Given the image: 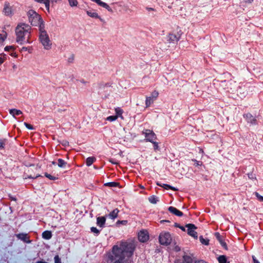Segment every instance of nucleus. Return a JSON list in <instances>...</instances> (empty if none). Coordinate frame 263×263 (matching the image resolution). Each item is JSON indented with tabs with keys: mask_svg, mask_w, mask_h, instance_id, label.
<instances>
[{
	"mask_svg": "<svg viewBox=\"0 0 263 263\" xmlns=\"http://www.w3.org/2000/svg\"><path fill=\"white\" fill-rule=\"evenodd\" d=\"M54 262L55 263H61V260L59 257L58 255H57L55 256L54 257Z\"/></svg>",
	"mask_w": 263,
	"mask_h": 263,
	"instance_id": "58836bf2",
	"label": "nucleus"
},
{
	"mask_svg": "<svg viewBox=\"0 0 263 263\" xmlns=\"http://www.w3.org/2000/svg\"><path fill=\"white\" fill-rule=\"evenodd\" d=\"M118 116H111L107 118V120L110 121H113L117 120Z\"/></svg>",
	"mask_w": 263,
	"mask_h": 263,
	"instance_id": "f704fd0d",
	"label": "nucleus"
},
{
	"mask_svg": "<svg viewBox=\"0 0 263 263\" xmlns=\"http://www.w3.org/2000/svg\"><path fill=\"white\" fill-rule=\"evenodd\" d=\"M185 227L187 228V233L191 236L197 239L198 237L197 233L195 231L197 227L193 224H187Z\"/></svg>",
	"mask_w": 263,
	"mask_h": 263,
	"instance_id": "6e6552de",
	"label": "nucleus"
},
{
	"mask_svg": "<svg viewBox=\"0 0 263 263\" xmlns=\"http://www.w3.org/2000/svg\"><path fill=\"white\" fill-rule=\"evenodd\" d=\"M252 258H253V263H260L259 262V261L256 259V258H255V257L254 256H252Z\"/></svg>",
	"mask_w": 263,
	"mask_h": 263,
	"instance_id": "de8ad7c7",
	"label": "nucleus"
},
{
	"mask_svg": "<svg viewBox=\"0 0 263 263\" xmlns=\"http://www.w3.org/2000/svg\"><path fill=\"white\" fill-rule=\"evenodd\" d=\"M17 237L26 242H29L28 240L27 235L25 234H19L17 235Z\"/></svg>",
	"mask_w": 263,
	"mask_h": 263,
	"instance_id": "aec40b11",
	"label": "nucleus"
},
{
	"mask_svg": "<svg viewBox=\"0 0 263 263\" xmlns=\"http://www.w3.org/2000/svg\"><path fill=\"white\" fill-rule=\"evenodd\" d=\"M219 242L220 243V244L223 247H224L225 248H226V247H227V245H226V243L223 242L222 240H221V241H219Z\"/></svg>",
	"mask_w": 263,
	"mask_h": 263,
	"instance_id": "8fccbe9b",
	"label": "nucleus"
},
{
	"mask_svg": "<svg viewBox=\"0 0 263 263\" xmlns=\"http://www.w3.org/2000/svg\"><path fill=\"white\" fill-rule=\"evenodd\" d=\"M119 184L118 182H112L108 183L106 185L109 186H117L119 185Z\"/></svg>",
	"mask_w": 263,
	"mask_h": 263,
	"instance_id": "c9c22d12",
	"label": "nucleus"
},
{
	"mask_svg": "<svg viewBox=\"0 0 263 263\" xmlns=\"http://www.w3.org/2000/svg\"><path fill=\"white\" fill-rule=\"evenodd\" d=\"M127 220H118L116 222V225L117 227H119L120 226V224H122V225L125 226L127 224Z\"/></svg>",
	"mask_w": 263,
	"mask_h": 263,
	"instance_id": "72a5a7b5",
	"label": "nucleus"
},
{
	"mask_svg": "<svg viewBox=\"0 0 263 263\" xmlns=\"http://www.w3.org/2000/svg\"><path fill=\"white\" fill-rule=\"evenodd\" d=\"M174 250H175L176 251H180V248H179V247L176 246V247H175V248Z\"/></svg>",
	"mask_w": 263,
	"mask_h": 263,
	"instance_id": "864d4df0",
	"label": "nucleus"
},
{
	"mask_svg": "<svg viewBox=\"0 0 263 263\" xmlns=\"http://www.w3.org/2000/svg\"><path fill=\"white\" fill-rule=\"evenodd\" d=\"M154 102V99L151 97H147L145 101V104L147 107L149 106Z\"/></svg>",
	"mask_w": 263,
	"mask_h": 263,
	"instance_id": "5701e85b",
	"label": "nucleus"
},
{
	"mask_svg": "<svg viewBox=\"0 0 263 263\" xmlns=\"http://www.w3.org/2000/svg\"><path fill=\"white\" fill-rule=\"evenodd\" d=\"M7 37V33L6 32H3L0 33V46H2L3 43Z\"/></svg>",
	"mask_w": 263,
	"mask_h": 263,
	"instance_id": "f3484780",
	"label": "nucleus"
},
{
	"mask_svg": "<svg viewBox=\"0 0 263 263\" xmlns=\"http://www.w3.org/2000/svg\"><path fill=\"white\" fill-rule=\"evenodd\" d=\"M28 21L33 26H37L40 24V16L33 10L30 9L27 12Z\"/></svg>",
	"mask_w": 263,
	"mask_h": 263,
	"instance_id": "39448f33",
	"label": "nucleus"
},
{
	"mask_svg": "<svg viewBox=\"0 0 263 263\" xmlns=\"http://www.w3.org/2000/svg\"><path fill=\"white\" fill-rule=\"evenodd\" d=\"M219 263H227L226 257L224 255H221L218 258Z\"/></svg>",
	"mask_w": 263,
	"mask_h": 263,
	"instance_id": "cd10ccee",
	"label": "nucleus"
},
{
	"mask_svg": "<svg viewBox=\"0 0 263 263\" xmlns=\"http://www.w3.org/2000/svg\"><path fill=\"white\" fill-rule=\"evenodd\" d=\"M200 241L201 243L204 244L205 245H209V240L208 239H204L202 236H200L199 237Z\"/></svg>",
	"mask_w": 263,
	"mask_h": 263,
	"instance_id": "473e14b6",
	"label": "nucleus"
},
{
	"mask_svg": "<svg viewBox=\"0 0 263 263\" xmlns=\"http://www.w3.org/2000/svg\"><path fill=\"white\" fill-rule=\"evenodd\" d=\"M3 13L7 16H11L14 14L12 6L9 3H5L4 5Z\"/></svg>",
	"mask_w": 263,
	"mask_h": 263,
	"instance_id": "0eeeda50",
	"label": "nucleus"
},
{
	"mask_svg": "<svg viewBox=\"0 0 263 263\" xmlns=\"http://www.w3.org/2000/svg\"><path fill=\"white\" fill-rule=\"evenodd\" d=\"M130 136V133H127L126 132H124L123 134H121L119 138L120 143H123L125 141H127Z\"/></svg>",
	"mask_w": 263,
	"mask_h": 263,
	"instance_id": "9b49d317",
	"label": "nucleus"
},
{
	"mask_svg": "<svg viewBox=\"0 0 263 263\" xmlns=\"http://www.w3.org/2000/svg\"><path fill=\"white\" fill-rule=\"evenodd\" d=\"M87 14L91 17L99 18V15L97 13L91 12L89 11H87Z\"/></svg>",
	"mask_w": 263,
	"mask_h": 263,
	"instance_id": "393cba45",
	"label": "nucleus"
},
{
	"mask_svg": "<svg viewBox=\"0 0 263 263\" xmlns=\"http://www.w3.org/2000/svg\"><path fill=\"white\" fill-rule=\"evenodd\" d=\"M24 125L26 126V127L27 128H28L29 129H33V126L31 124H29L27 123H24Z\"/></svg>",
	"mask_w": 263,
	"mask_h": 263,
	"instance_id": "ea45409f",
	"label": "nucleus"
},
{
	"mask_svg": "<svg viewBox=\"0 0 263 263\" xmlns=\"http://www.w3.org/2000/svg\"><path fill=\"white\" fill-rule=\"evenodd\" d=\"M10 55L16 58L17 57V54L14 51L12 52L11 53H10Z\"/></svg>",
	"mask_w": 263,
	"mask_h": 263,
	"instance_id": "49530a36",
	"label": "nucleus"
},
{
	"mask_svg": "<svg viewBox=\"0 0 263 263\" xmlns=\"http://www.w3.org/2000/svg\"><path fill=\"white\" fill-rule=\"evenodd\" d=\"M4 145H5V140H0V148H3Z\"/></svg>",
	"mask_w": 263,
	"mask_h": 263,
	"instance_id": "c03bdc74",
	"label": "nucleus"
},
{
	"mask_svg": "<svg viewBox=\"0 0 263 263\" xmlns=\"http://www.w3.org/2000/svg\"><path fill=\"white\" fill-rule=\"evenodd\" d=\"M192 258H191V257L189 256H184L183 257V263H191L192 262Z\"/></svg>",
	"mask_w": 263,
	"mask_h": 263,
	"instance_id": "c756f323",
	"label": "nucleus"
},
{
	"mask_svg": "<svg viewBox=\"0 0 263 263\" xmlns=\"http://www.w3.org/2000/svg\"><path fill=\"white\" fill-rule=\"evenodd\" d=\"M119 212V211L117 209L114 210L112 212H111L109 214V215H108L109 217L111 219H114L116 218L118 216Z\"/></svg>",
	"mask_w": 263,
	"mask_h": 263,
	"instance_id": "dca6fc26",
	"label": "nucleus"
},
{
	"mask_svg": "<svg viewBox=\"0 0 263 263\" xmlns=\"http://www.w3.org/2000/svg\"><path fill=\"white\" fill-rule=\"evenodd\" d=\"M42 237L45 239H49L52 237V233L51 231H46L42 234Z\"/></svg>",
	"mask_w": 263,
	"mask_h": 263,
	"instance_id": "a211bd4d",
	"label": "nucleus"
},
{
	"mask_svg": "<svg viewBox=\"0 0 263 263\" xmlns=\"http://www.w3.org/2000/svg\"><path fill=\"white\" fill-rule=\"evenodd\" d=\"M180 229H181L182 231H185V229L183 227H179Z\"/></svg>",
	"mask_w": 263,
	"mask_h": 263,
	"instance_id": "5fc2aeb1",
	"label": "nucleus"
},
{
	"mask_svg": "<svg viewBox=\"0 0 263 263\" xmlns=\"http://www.w3.org/2000/svg\"><path fill=\"white\" fill-rule=\"evenodd\" d=\"M31 27L25 24H18L15 29L16 42L22 44L25 40V36L30 33Z\"/></svg>",
	"mask_w": 263,
	"mask_h": 263,
	"instance_id": "f03ea898",
	"label": "nucleus"
},
{
	"mask_svg": "<svg viewBox=\"0 0 263 263\" xmlns=\"http://www.w3.org/2000/svg\"><path fill=\"white\" fill-rule=\"evenodd\" d=\"M115 111H116V112L119 115H120L122 114V111L120 109V108H116L115 109Z\"/></svg>",
	"mask_w": 263,
	"mask_h": 263,
	"instance_id": "37998d69",
	"label": "nucleus"
},
{
	"mask_svg": "<svg viewBox=\"0 0 263 263\" xmlns=\"http://www.w3.org/2000/svg\"><path fill=\"white\" fill-rule=\"evenodd\" d=\"M66 163L62 159H58V166L60 167H64L65 166Z\"/></svg>",
	"mask_w": 263,
	"mask_h": 263,
	"instance_id": "a878e982",
	"label": "nucleus"
},
{
	"mask_svg": "<svg viewBox=\"0 0 263 263\" xmlns=\"http://www.w3.org/2000/svg\"><path fill=\"white\" fill-rule=\"evenodd\" d=\"M157 185H159V186H161L166 189H170V188H172V186L169 185H167V184H163V185H161L159 183H157Z\"/></svg>",
	"mask_w": 263,
	"mask_h": 263,
	"instance_id": "4c0bfd02",
	"label": "nucleus"
},
{
	"mask_svg": "<svg viewBox=\"0 0 263 263\" xmlns=\"http://www.w3.org/2000/svg\"><path fill=\"white\" fill-rule=\"evenodd\" d=\"M175 226H176V227H179V226H178V224H177L176 223L175 224Z\"/></svg>",
	"mask_w": 263,
	"mask_h": 263,
	"instance_id": "338daca9",
	"label": "nucleus"
},
{
	"mask_svg": "<svg viewBox=\"0 0 263 263\" xmlns=\"http://www.w3.org/2000/svg\"><path fill=\"white\" fill-rule=\"evenodd\" d=\"M39 40L44 49L49 50L51 48L52 43L49 35L47 32L42 28L40 29Z\"/></svg>",
	"mask_w": 263,
	"mask_h": 263,
	"instance_id": "20e7f679",
	"label": "nucleus"
},
{
	"mask_svg": "<svg viewBox=\"0 0 263 263\" xmlns=\"http://www.w3.org/2000/svg\"><path fill=\"white\" fill-rule=\"evenodd\" d=\"M106 221V218L104 216L99 217L97 219V224L100 227H103Z\"/></svg>",
	"mask_w": 263,
	"mask_h": 263,
	"instance_id": "2eb2a0df",
	"label": "nucleus"
},
{
	"mask_svg": "<svg viewBox=\"0 0 263 263\" xmlns=\"http://www.w3.org/2000/svg\"><path fill=\"white\" fill-rule=\"evenodd\" d=\"M215 236L217 239L219 240V241H221V240H222L220 234L218 233H215Z\"/></svg>",
	"mask_w": 263,
	"mask_h": 263,
	"instance_id": "a18cd8bd",
	"label": "nucleus"
},
{
	"mask_svg": "<svg viewBox=\"0 0 263 263\" xmlns=\"http://www.w3.org/2000/svg\"><path fill=\"white\" fill-rule=\"evenodd\" d=\"M172 240L171 234L168 232L161 233L159 235V241L161 245H168Z\"/></svg>",
	"mask_w": 263,
	"mask_h": 263,
	"instance_id": "423d86ee",
	"label": "nucleus"
},
{
	"mask_svg": "<svg viewBox=\"0 0 263 263\" xmlns=\"http://www.w3.org/2000/svg\"><path fill=\"white\" fill-rule=\"evenodd\" d=\"M6 59L7 56L5 53H3L0 54V65L4 62Z\"/></svg>",
	"mask_w": 263,
	"mask_h": 263,
	"instance_id": "c85d7f7f",
	"label": "nucleus"
},
{
	"mask_svg": "<svg viewBox=\"0 0 263 263\" xmlns=\"http://www.w3.org/2000/svg\"><path fill=\"white\" fill-rule=\"evenodd\" d=\"M143 134L145 135V138L147 140L153 142V141L156 139V136L152 130L149 129H145L142 132Z\"/></svg>",
	"mask_w": 263,
	"mask_h": 263,
	"instance_id": "1a4fd4ad",
	"label": "nucleus"
},
{
	"mask_svg": "<svg viewBox=\"0 0 263 263\" xmlns=\"http://www.w3.org/2000/svg\"><path fill=\"white\" fill-rule=\"evenodd\" d=\"M51 163H52V164L53 165H55V162H54V161H52Z\"/></svg>",
	"mask_w": 263,
	"mask_h": 263,
	"instance_id": "0e129e2a",
	"label": "nucleus"
},
{
	"mask_svg": "<svg viewBox=\"0 0 263 263\" xmlns=\"http://www.w3.org/2000/svg\"><path fill=\"white\" fill-rule=\"evenodd\" d=\"M15 49V48L13 46H7L5 47L4 50L5 51L11 53L12 52L14 51Z\"/></svg>",
	"mask_w": 263,
	"mask_h": 263,
	"instance_id": "4be33fe9",
	"label": "nucleus"
},
{
	"mask_svg": "<svg viewBox=\"0 0 263 263\" xmlns=\"http://www.w3.org/2000/svg\"><path fill=\"white\" fill-rule=\"evenodd\" d=\"M62 144L64 145V146H67V145H69V142L67 141H66V140H64L62 142Z\"/></svg>",
	"mask_w": 263,
	"mask_h": 263,
	"instance_id": "09e8293b",
	"label": "nucleus"
},
{
	"mask_svg": "<svg viewBox=\"0 0 263 263\" xmlns=\"http://www.w3.org/2000/svg\"><path fill=\"white\" fill-rule=\"evenodd\" d=\"M149 239L148 233L147 231L142 230L138 233V239L140 242H145Z\"/></svg>",
	"mask_w": 263,
	"mask_h": 263,
	"instance_id": "9d476101",
	"label": "nucleus"
},
{
	"mask_svg": "<svg viewBox=\"0 0 263 263\" xmlns=\"http://www.w3.org/2000/svg\"><path fill=\"white\" fill-rule=\"evenodd\" d=\"M95 160L96 159L95 157H91L87 158L86 162L87 165L90 166V165H91Z\"/></svg>",
	"mask_w": 263,
	"mask_h": 263,
	"instance_id": "b1692460",
	"label": "nucleus"
},
{
	"mask_svg": "<svg viewBox=\"0 0 263 263\" xmlns=\"http://www.w3.org/2000/svg\"><path fill=\"white\" fill-rule=\"evenodd\" d=\"M169 222L170 221H168V220H161V221H160V222H161V223H163V222Z\"/></svg>",
	"mask_w": 263,
	"mask_h": 263,
	"instance_id": "6e6d98bb",
	"label": "nucleus"
},
{
	"mask_svg": "<svg viewBox=\"0 0 263 263\" xmlns=\"http://www.w3.org/2000/svg\"><path fill=\"white\" fill-rule=\"evenodd\" d=\"M148 200L152 204H156L158 201V199L154 196L149 197Z\"/></svg>",
	"mask_w": 263,
	"mask_h": 263,
	"instance_id": "bb28decb",
	"label": "nucleus"
},
{
	"mask_svg": "<svg viewBox=\"0 0 263 263\" xmlns=\"http://www.w3.org/2000/svg\"><path fill=\"white\" fill-rule=\"evenodd\" d=\"M134 249L133 244L122 242L119 246L116 245L113 247L109 257L112 263H124L132 256Z\"/></svg>",
	"mask_w": 263,
	"mask_h": 263,
	"instance_id": "f257e3e1",
	"label": "nucleus"
},
{
	"mask_svg": "<svg viewBox=\"0 0 263 263\" xmlns=\"http://www.w3.org/2000/svg\"><path fill=\"white\" fill-rule=\"evenodd\" d=\"M153 143H154V147H155V149H157L158 148V143H156V142H154V141H153Z\"/></svg>",
	"mask_w": 263,
	"mask_h": 263,
	"instance_id": "3c124183",
	"label": "nucleus"
},
{
	"mask_svg": "<svg viewBox=\"0 0 263 263\" xmlns=\"http://www.w3.org/2000/svg\"><path fill=\"white\" fill-rule=\"evenodd\" d=\"M37 263H47L46 262H43V261H39L37 262Z\"/></svg>",
	"mask_w": 263,
	"mask_h": 263,
	"instance_id": "e2e57ef3",
	"label": "nucleus"
},
{
	"mask_svg": "<svg viewBox=\"0 0 263 263\" xmlns=\"http://www.w3.org/2000/svg\"><path fill=\"white\" fill-rule=\"evenodd\" d=\"M168 211L171 213L178 216H181L183 215L181 211H179L176 208L173 206H170L168 208Z\"/></svg>",
	"mask_w": 263,
	"mask_h": 263,
	"instance_id": "4468645a",
	"label": "nucleus"
},
{
	"mask_svg": "<svg viewBox=\"0 0 263 263\" xmlns=\"http://www.w3.org/2000/svg\"><path fill=\"white\" fill-rule=\"evenodd\" d=\"M109 162H111L112 163H114V164H117V163H116V162H114L111 160H110Z\"/></svg>",
	"mask_w": 263,
	"mask_h": 263,
	"instance_id": "13d9d810",
	"label": "nucleus"
},
{
	"mask_svg": "<svg viewBox=\"0 0 263 263\" xmlns=\"http://www.w3.org/2000/svg\"><path fill=\"white\" fill-rule=\"evenodd\" d=\"M170 189H171V190H174V191H177V190L176 188L173 187L172 186V188H170Z\"/></svg>",
	"mask_w": 263,
	"mask_h": 263,
	"instance_id": "4d7b16f0",
	"label": "nucleus"
},
{
	"mask_svg": "<svg viewBox=\"0 0 263 263\" xmlns=\"http://www.w3.org/2000/svg\"><path fill=\"white\" fill-rule=\"evenodd\" d=\"M26 49H27L26 48L23 47L22 50H26Z\"/></svg>",
	"mask_w": 263,
	"mask_h": 263,
	"instance_id": "69168bd1",
	"label": "nucleus"
},
{
	"mask_svg": "<svg viewBox=\"0 0 263 263\" xmlns=\"http://www.w3.org/2000/svg\"><path fill=\"white\" fill-rule=\"evenodd\" d=\"M175 263H183V262H181L180 261H177V262H176Z\"/></svg>",
	"mask_w": 263,
	"mask_h": 263,
	"instance_id": "680f3d73",
	"label": "nucleus"
},
{
	"mask_svg": "<svg viewBox=\"0 0 263 263\" xmlns=\"http://www.w3.org/2000/svg\"><path fill=\"white\" fill-rule=\"evenodd\" d=\"M256 196L260 201H263V196H261L258 193H256Z\"/></svg>",
	"mask_w": 263,
	"mask_h": 263,
	"instance_id": "a19ab883",
	"label": "nucleus"
},
{
	"mask_svg": "<svg viewBox=\"0 0 263 263\" xmlns=\"http://www.w3.org/2000/svg\"><path fill=\"white\" fill-rule=\"evenodd\" d=\"M194 263H206L205 261L203 260H198V261H195Z\"/></svg>",
	"mask_w": 263,
	"mask_h": 263,
	"instance_id": "603ef678",
	"label": "nucleus"
},
{
	"mask_svg": "<svg viewBox=\"0 0 263 263\" xmlns=\"http://www.w3.org/2000/svg\"><path fill=\"white\" fill-rule=\"evenodd\" d=\"M93 2H96V3H97L99 5L103 7V8H106V9H107L108 11H111V8H110V7L108 5H107L106 3H104L103 2H102L101 0H91Z\"/></svg>",
	"mask_w": 263,
	"mask_h": 263,
	"instance_id": "ddd939ff",
	"label": "nucleus"
},
{
	"mask_svg": "<svg viewBox=\"0 0 263 263\" xmlns=\"http://www.w3.org/2000/svg\"><path fill=\"white\" fill-rule=\"evenodd\" d=\"M91 230L92 232L95 233H98L99 232V230L96 228L95 227H92L91 228Z\"/></svg>",
	"mask_w": 263,
	"mask_h": 263,
	"instance_id": "79ce46f5",
	"label": "nucleus"
},
{
	"mask_svg": "<svg viewBox=\"0 0 263 263\" xmlns=\"http://www.w3.org/2000/svg\"><path fill=\"white\" fill-rule=\"evenodd\" d=\"M13 68L14 69H15V68H16V65H13Z\"/></svg>",
	"mask_w": 263,
	"mask_h": 263,
	"instance_id": "052dcab7",
	"label": "nucleus"
},
{
	"mask_svg": "<svg viewBox=\"0 0 263 263\" xmlns=\"http://www.w3.org/2000/svg\"><path fill=\"white\" fill-rule=\"evenodd\" d=\"M39 3H43L48 12H49L50 0H34Z\"/></svg>",
	"mask_w": 263,
	"mask_h": 263,
	"instance_id": "6ab92c4d",
	"label": "nucleus"
},
{
	"mask_svg": "<svg viewBox=\"0 0 263 263\" xmlns=\"http://www.w3.org/2000/svg\"><path fill=\"white\" fill-rule=\"evenodd\" d=\"M139 187L141 188V189H143L144 187L143 186L141 185H139Z\"/></svg>",
	"mask_w": 263,
	"mask_h": 263,
	"instance_id": "bf43d9fd",
	"label": "nucleus"
},
{
	"mask_svg": "<svg viewBox=\"0 0 263 263\" xmlns=\"http://www.w3.org/2000/svg\"><path fill=\"white\" fill-rule=\"evenodd\" d=\"M69 4L71 7H76L78 4L77 0H68Z\"/></svg>",
	"mask_w": 263,
	"mask_h": 263,
	"instance_id": "7c9ffc66",
	"label": "nucleus"
},
{
	"mask_svg": "<svg viewBox=\"0 0 263 263\" xmlns=\"http://www.w3.org/2000/svg\"><path fill=\"white\" fill-rule=\"evenodd\" d=\"M182 32L181 28L178 26H175L168 33L167 37V42L169 43L176 44L181 39Z\"/></svg>",
	"mask_w": 263,
	"mask_h": 263,
	"instance_id": "7ed1b4c3",
	"label": "nucleus"
},
{
	"mask_svg": "<svg viewBox=\"0 0 263 263\" xmlns=\"http://www.w3.org/2000/svg\"><path fill=\"white\" fill-rule=\"evenodd\" d=\"M245 117L247 120L248 122L252 124H255L256 123V119L255 117L252 115L250 113H247L245 115Z\"/></svg>",
	"mask_w": 263,
	"mask_h": 263,
	"instance_id": "f8f14e48",
	"label": "nucleus"
},
{
	"mask_svg": "<svg viewBox=\"0 0 263 263\" xmlns=\"http://www.w3.org/2000/svg\"><path fill=\"white\" fill-rule=\"evenodd\" d=\"M45 176L46 177H47L48 178H49V179H50V180H55V179H57V177H54V176H52V175H50V174H47V173H46V174H45Z\"/></svg>",
	"mask_w": 263,
	"mask_h": 263,
	"instance_id": "e433bc0d",
	"label": "nucleus"
},
{
	"mask_svg": "<svg viewBox=\"0 0 263 263\" xmlns=\"http://www.w3.org/2000/svg\"><path fill=\"white\" fill-rule=\"evenodd\" d=\"M28 173L26 174V177L24 178V179H26L27 178H36L37 177H38L39 176H40V175L36 174V175H31V174H29V171L28 170Z\"/></svg>",
	"mask_w": 263,
	"mask_h": 263,
	"instance_id": "2f4dec72",
	"label": "nucleus"
},
{
	"mask_svg": "<svg viewBox=\"0 0 263 263\" xmlns=\"http://www.w3.org/2000/svg\"><path fill=\"white\" fill-rule=\"evenodd\" d=\"M10 114L12 115L13 117H14L15 115H20L22 114V112L20 110H17L15 109H11L9 111Z\"/></svg>",
	"mask_w": 263,
	"mask_h": 263,
	"instance_id": "412c9836",
	"label": "nucleus"
}]
</instances>
